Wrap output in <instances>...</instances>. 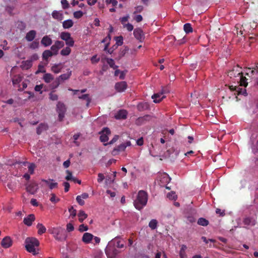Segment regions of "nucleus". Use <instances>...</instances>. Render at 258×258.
Listing matches in <instances>:
<instances>
[{"label": "nucleus", "mask_w": 258, "mask_h": 258, "mask_svg": "<svg viewBox=\"0 0 258 258\" xmlns=\"http://www.w3.org/2000/svg\"><path fill=\"white\" fill-rule=\"evenodd\" d=\"M148 199L147 192L143 190H140L137 199L134 202L135 207L139 210L142 209L147 205Z\"/></svg>", "instance_id": "1"}, {"label": "nucleus", "mask_w": 258, "mask_h": 258, "mask_svg": "<svg viewBox=\"0 0 258 258\" xmlns=\"http://www.w3.org/2000/svg\"><path fill=\"white\" fill-rule=\"evenodd\" d=\"M25 243V248L29 252L34 255L37 254L35 249V247H38L39 245V242L37 239L34 237H28L26 239Z\"/></svg>", "instance_id": "2"}, {"label": "nucleus", "mask_w": 258, "mask_h": 258, "mask_svg": "<svg viewBox=\"0 0 258 258\" xmlns=\"http://www.w3.org/2000/svg\"><path fill=\"white\" fill-rule=\"evenodd\" d=\"M49 231L56 240L62 241L67 238L64 230L60 227L53 228L49 230Z\"/></svg>", "instance_id": "3"}, {"label": "nucleus", "mask_w": 258, "mask_h": 258, "mask_svg": "<svg viewBox=\"0 0 258 258\" xmlns=\"http://www.w3.org/2000/svg\"><path fill=\"white\" fill-rule=\"evenodd\" d=\"M120 251L116 249L113 241H109L105 249V253L108 258H115Z\"/></svg>", "instance_id": "4"}, {"label": "nucleus", "mask_w": 258, "mask_h": 258, "mask_svg": "<svg viewBox=\"0 0 258 258\" xmlns=\"http://www.w3.org/2000/svg\"><path fill=\"white\" fill-rule=\"evenodd\" d=\"M60 38L65 41L66 44L69 47H73L74 45V40L71 37L69 32H62L60 34Z\"/></svg>", "instance_id": "5"}, {"label": "nucleus", "mask_w": 258, "mask_h": 258, "mask_svg": "<svg viewBox=\"0 0 258 258\" xmlns=\"http://www.w3.org/2000/svg\"><path fill=\"white\" fill-rule=\"evenodd\" d=\"M242 68L238 65L234 66L233 69L228 72V76L231 78L238 77L242 74Z\"/></svg>", "instance_id": "6"}, {"label": "nucleus", "mask_w": 258, "mask_h": 258, "mask_svg": "<svg viewBox=\"0 0 258 258\" xmlns=\"http://www.w3.org/2000/svg\"><path fill=\"white\" fill-rule=\"evenodd\" d=\"M111 134L110 131L107 127H104L102 131L100 133L101 134L100 136V140L101 142H106L108 141L109 138L108 136Z\"/></svg>", "instance_id": "7"}, {"label": "nucleus", "mask_w": 258, "mask_h": 258, "mask_svg": "<svg viewBox=\"0 0 258 258\" xmlns=\"http://www.w3.org/2000/svg\"><path fill=\"white\" fill-rule=\"evenodd\" d=\"M26 186V189L27 191L32 195L35 194L38 189V185L35 182H31L27 184Z\"/></svg>", "instance_id": "8"}, {"label": "nucleus", "mask_w": 258, "mask_h": 258, "mask_svg": "<svg viewBox=\"0 0 258 258\" xmlns=\"http://www.w3.org/2000/svg\"><path fill=\"white\" fill-rule=\"evenodd\" d=\"M135 37L140 42H142L145 38L143 30L141 28H136L134 31Z\"/></svg>", "instance_id": "9"}, {"label": "nucleus", "mask_w": 258, "mask_h": 258, "mask_svg": "<svg viewBox=\"0 0 258 258\" xmlns=\"http://www.w3.org/2000/svg\"><path fill=\"white\" fill-rule=\"evenodd\" d=\"M151 119V116L150 115H146L138 118L136 121V124L141 125L145 123L146 122Z\"/></svg>", "instance_id": "10"}, {"label": "nucleus", "mask_w": 258, "mask_h": 258, "mask_svg": "<svg viewBox=\"0 0 258 258\" xmlns=\"http://www.w3.org/2000/svg\"><path fill=\"white\" fill-rule=\"evenodd\" d=\"M126 88L127 84L124 81L116 83L115 85V90L119 92H123Z\"/></svg>", "instance_id": "11"}, {"label": "nucleus", "mask_w": 258, "mask_h": 258, "mask_svg": "<svg viewBox=\"0 0 258 258\" xmlns=\"http://www.w3.org/2000/svg\"><path fill=\"white\" fill-rule=\"evenodd\" d=\"M229 89L231 91H235L237 92V95H243L244 96L247 95V92L245 89H242L239 86H230Z\"/></svg>", "instance_id": "12"}, {"label": "nucleus", "mask_w": 258, "mask_h": 258, "mask_svg": "<svg viewBox=\"0 0 258 258\" xmlns=\"http://www.w3.org/2000/svg\"><path fill=\"white\" fill-rule=\"evenodd\" d=\"M72 71L70 69L67 70V73L66 74H61L58 77L56 78L58 81L61 83L64 81L68 80L72 76Z\"/></svg>", "instance_id": "13"}, {"label": "nucleus", "mask_w": 258, "mask_h": 258, "mask_svg": "<svg viewBox=\"0 0 258 258\" xmlns=\"http://www.w3.org/2000/svg\"><path fill=\"white\" fill-rule=\"evenodd\" d=\"M93 237L94 236L93 234L88 232H86L83 234L82 240L85 243H90L93 239Z\"/></svg>", "instance_id": "14"}, {"label": "nucleus", "mask_w": 258, "mask_h": 258, "mask_svg": "<svg viewBox=\"0 0 258 258\" xmlns=\"http://www.w3.org/2000/svg\"><path fill=\"white\" fill-rule=\"evenodd\" d=\"M35 217L34 214H30L27 217L24 218L23 222L28 226L32 225V222L35 220Z\"/></svg>", "instance_id": "15"}, {"label": "nucleus", "mask_w": 258, "mask_h": 258, "mask_svg": "<svg viewBox=\"0 0 258 258\" xmlns=\"http://www.w3.org/2000/svg\"><path fill=\"white\" fill-rule=\"evenodd\" d=\"M52 43V39L50 38L49 36H44L41 40V43L42 45L45 47L50 45Z\"/></svg>", "instance_id": "16"}, {"label": "nucleus", "mask_w": 258, "mask_h": 258, "mask_svg": "<svg viewBox=\"0 0 258 258\" xmlns=\"http://www.w3.org/2000/svg\"><path fill=\"white\" fill-rule=\"evenodd\" d=\"M63 68V66L61 63H55L51 67V71L55 74H58Z\"/></svg>", "instance_id": "17"}, {"label": "nucleus", "mask_w": 258, "mask_h": 258, "mask_svg": "<svg viewBox=\"0 0 258 258\" xmlns=\"http://www.w3.org/2000/svg\"><path fill=\"white\" fill-rule=\"evenodd\" d=\"M110 241H113V244H114V246L118 248H122L124 247V242L123 240H121L119 239L118 237H116L113 239L111 240Z\"/></svg>", "instance_id": "18"}, {"label": "nucleus", "mask_w": 258, "mask_h": 258, "mask_svg": "<svg viewBox=\"0 0 258 258\" xmlns=\"http://www.w3.org/2000/svg\"><path fill=\"white\" fill-rule=\"evenodd\" d=\"M1 245L4 248H9L12 245V240L10 237H6L1 241Z\"/></svg>", "instance_id": "19"}, {"label": "nucleus", "mask_w": 258, "mask_h": 258, "mask_svg": "<svg viewBox=\"0 0 258 258\" xmlns=\"http://www.w3.org/2000/svg\"><path fill=\"white\" fill-rule=\"evenodd\" d=\"M127 112L125 110H120L115 115V118L117 119H124L126 118Z\"/></svg>", "instance_id": "20"}, {"label": "nucleus", "mask_w": 258, "mask_h": 258, "mask_svg": "<svg viewBox=\"0 0 258 258\" xmlns=\"http://www.w3.org/2000/svg\"><path fill=\"white\" fill-rule=\"evenodd\" d=\"M238 78V79H237V81H238L239 85L246 87L248 85L247 79L245 77L243 76V73H242V74L239 75Z\"/></svg>", "instance_id": "21"}, {"label": "nucleus", "mask_w": 258, "mask_h": 258, "mask_svg": "<svg viewBox=\"0 0 258 258\" xmlns=\"http://www.w3.org/2000/svg\"><path fill=\"white\" fill-rule=\"evenodd\" d=\"M131 146V143L130 141H127L125 143H122L118 145L116 148L114 149V151H117L118 152L124 151L126 149V147Z\"/></svg>", "instance_id": "22"}, {"label": "nucleus", "mask_w": 258, "mask_h": 258, "mask_svg": "<svg viewBox=\"0 0 258 258\" xmlns=\"http://www.w3.org/2000/svg\"><path fill=\"white\" fill-rule=\"evenodd\" d=\"M36 35V32L35 30H30L28 33H27L25 39L28 41H32L34 40V39L35 38Z\"/></svg>", "instance_id": "23"}, {"label": "nucleus", "mask_w": 258, "mask_h": 258, "mask_svg": "<svg viewBox=\"0 0 258 258\" xmlns=\"http://www.w3.org/2000/svg\"><path fill=\"white\" fill-rule=\"evenodd\" d=\"M164 98H165V96L161 95V92L154 94L152 96V98L154 99L153 101L155 103H159Z\"/></svg>", "instance_id": "24"}, {"label": "nucleus", "mask_w": 258, "mask_h": 258, "mask_svg": "<svg viewBox=\"0 0 258 258\" xmlns=\"http://www.w3.org/2000/svg\"><path fill=\"white\" fill-rule=\"evenodd\" d=\"M52 17L58 21H61L63 19V14L57 11H53L52 13Z\"/></svg>", "instance_id": "25"}, {"label": "nucleus", "mask_w": 258, "mask_h": 258, "mask_svg": "<svg viewBox=\"0 0 258 258\" xmlns=\"http://www.w3.org/2000/svg\"><path fill=\"white\" fill-rule=\"evenodd\" d=\"M170 180V178L167 174H164L162 175L160 179V182L161 183V185L163 186L164 184L169 183Z\"/></svg>", "instance_id": "26"}, {"label": "nucleus", "mask_w": 258, "mask_h": 258, "mask_svg": "<svg viewBox=\"0 0 258 258\" xmlns=\"http://www.w3.org/2000/svg\"><path fill=\"white\" fill-rule=\"evenodd\" d=\"M42 181L43 182H45L47 185H48L49 186V188L51 189L54 188L55 187H57V182H50V181H53V179H49L47 180L43 179Z\"/></svg>", "instance_id": "27"}, {"label": "nucleus", "mask_w": 258, "mask_h": 258, "mask_svg": "<svg viewBox=\"0 0 258 258\" xmlns=\"http://www.w3.org/2000/svg\"><path fill=\"white\" fill-rule=\"evenodd\" d=\"M48 128V125L45 123H40L37 128V134L40 135L43 131H46Z\"/></svg>", "instance_id": "28"}, {"label": "nucleus", "mask_w": 258, "mask_h": 258, "mask_svg": "<svg viewBox=\"0 0 258 258\" xmlns=\"http://www.w3.org/2000/svg\"><path fill=\"white\" fill-rule=\"evenodd\" d=\"M56 110L57 112H66V107L64 103L59 101L56 105Z\"/></svg>", "instance_id": "29"}, {"label": "nucleus", "mask_w": 258, "mask_h": 258, "mask_svg": "<svg viewBox=\"0 0 258 258\" xmlns=\"http://www.w3.org/2000/svg\"><path fill=\"white\" fill-rule=\"evenodd\" d=\"M22 63V68L25 70H28L32 66V61L31 60L23 61Z\"/></svg>", "instance_id": "30"}, {"label": "nucleus", "mask_w": 258, "mask_h": 258, "mask_svg": "<svg viewBox=\"0 0 258 258\" xmlns=\"http://www.w3.org/2000/svg\"><path fill=\"white\" fill-rule=\"evenodd\" d=\"M74 25V22L71 19L65 20L62 22V27L64 29H69Z\"/></svg>", "instance_id": "31"}, {"label": "nucleus", "mask_w": 258, "mask_h": 258, "mask_svg": "<svg viewBox=\"0 0 258 258\" xmlns=\"http://www.w3.org/2000/svg\"><path fill=\"white\" fill-rule=\"evenodd\" d=\"M149 105L146 102L140 103L137 105V109L140 111H142L148 108Z\"/></svg>", "instance_id": "32"}, {"label": "nucleus", "mask_w": 258, "mask_h": 258, "mask_svg": "<svg viewBox=\"0 0 258 258\" xmlns=\"http://www.w3.org/2000/svg\"><path fill=\"white\" fill-rule=\"evenodd\" d=\"M54 78L50 73H46L44 75L43 77V79L44 80V82L46 83H50L51 81L53 80Z\"/></svg>", "instance_id": "33"}, {"label": "nucleus", "mask_w": 258, "mask_h": 258, "mask_svg": "<svg viewBox=\"0 0 258 258\" xmlns=\"http://www.w3.org/2000/svg\"><path fill=\"white\" fill-rule=\"evenodd\" d=\"M36 227L38 229V234L39 235H42L46 232V228L41 223H38Z\"/></svg>", "instance_id": "34"}, {"label": "nucleus", "mask_w": 258, "mask_h": 258, "mask_svg": "<svg viewBox=\"0 0 258 258\" xmlns=\"http://www.w3.org/2000/svg\"><path fill=\"white\" fill-rule=\"evenodd\" d=\"M22 80V77L20 75H15L12 78V83L14 85L19 84Z\"/></svg>", "instance_id": "35"}, {"label": "nucleus", "mask_w": 258, "mask_h": 258, "mask_svg": "<svg viewBox=\"0 0 258 258\" xmlns=\"http://www.w3.org/2000/svg\"><path fill=\"white\" fill-rule=\"evenodd\" d=\"M53 55V53L49 50H46L42 53V57L44 60H47L49 57Z\"/></svg>", "instance_id": "36"}, {"label": "nucleus", "mask_w": 258, "mask_h": 258, "mask_svg": "<svg viewBox=\"0 0 258 258\" xmlns=\"http://www.w3.org/2000/svg\"><path fill=\"white\" fill-rule=\"evenodd\" d=\"M235 28L237 34L242 36L243 34V31H244L243 26L237 24L235 26Z\"/></svg>", "instance_id": "37"}, {"label": "nucleus", "mask_w": 258, "mask_h": 258, "mask_svg": "<svg viewBox=\"0 0 258 258\" xmlns=\"http://www.w3.org/2000/svg\"><path fill=\"white\" fill-rule=\"evenodd\" d=\"M78 216L79 217V220L80 222H83V221L87 217V215L83 211H80Z\"/></svg>", "instance_id": "38"}, {"label": "nucleus", "mask_w": 258, "mask_h": 258, "mask_svg": "<svg viewBox=\"0 0 258 258\" xmlns=\"http://www.w3.org/2000/svg\"><path fill=\"white\" fill-rule=\"evenodd\" d=\"M78 98L80 99H83V100H86V101H87L86 105L87 106H89L90 103L91 102V100L90 98L89 97V95L88 94H83L81 96H79L78 97Z\"/></svg>", "instance_id": "39"}, {"label": "nucleus", "mask_w": 258, "mask_h": 258, "mask_svg": "<svg viewBox=\"0 0 258 258\" xmlns=\"http://www.w3.org/2000/svg\"><path fill=\"white\" fill-rule=\"evenodd\" d=\"M158 225V221L156 219L151 220L149 223V226L152 230H154L157 228Z\"/></svg>", "instance_id": "40"}, {"label": "nucleus", "mask_w": 258, "mask_h": 258, "mask_svg": "<svg viewBox=\"0 0 258 258\" xmlns=\"http://www.w3.org/2000/svg\"><path fill=\"white\" fill-rule=\"evenodd\" d=\"M197 223L199 225H201L203 226H206L209 224V221L205 218H200L198 219Z\"/></svg>", "instance_id": "41"}, {"label": "nucleus", "mask_w": 258, "mask_h": 258, "mask_svg": "<svg viewBox=\"0 0 258 258\" xmlns=\"http://www.w3.org/2000/svg\"><path fill=\"white\" fill-rule=\"evenodd\" d=\"M106 61L110 68L114 70L118 68V66L115 64L114 61L113 59L107 58H106Z\"/></svg>", "instance_id": "42"}, {"label": "nucleus", "mask_w": 258, "mask_h": 258, "mask_svg": "<svg viewBox=\"0 0 258 258\" xmlns=\"http://www.w3.org/2000/svg\"><path fill=\"white\" fill-rule=\"evenodd\" d=\"M184 31L186 33H189L192 32V28L189 23H186L183 26Z\"/></svg>", "instance_id": "43"}, {"label": "nucleus", "mask_w": 258, "mask_h": 258, "mask_svg": "<svg viewBox=\"0 0 258 258\" xmlns=\"http://www.w3.org/2000/svg\"><path fill=\"white\" fill-rule=\"evenodd\" d=\"M67 175L66 176V179L67 180H72L74 182H76V178L72 176V173L69 170H66Z\"/></svg>", "instance_id": "44"}, {"label": "nucleus", "mask_w": 258, "mask_h": 258, "mask_svg": "<svg viewBox=\"0 0 258 258\" xmlns=\"http://www.w3.org/2000/svg\"><path fill=\"white\" fill-rule=\"evenodd\" d=\"M71 52V49L70 48V47L69 46V47H66L64 48H63L60 51V54H61V55H62L63 56H67V55H69L70 54Z\"/></svg>", "instance_id": "45"}, {"label": "nucleus", "mask_w": 258, "mask_h": 258, "mask_svg": "<svg viewBox=\"0 0 258 258\" xmlns=\"http://www.w3.org/2000/svg\"><path fill=\"white\" fill-rule=\"evenodd\" d=\"M39 43L37 40L33 41L29 44V48L32 49H35L39 47Z\"/></svg>", "instance_id": "46"}, {"label": "nucleus", "mask_w": 258, "mask_h": 258, "mask_svg": "<svg viewBox=\"0 0 258 258\" xmlns=\"http://www.w3.org/2000/svg\"><path fill=\"white\" fill-rule=\"evenodd\" d=\"M36 168V165L34 163H29L28 166V172L30 174H33L34 173V169Z\"/></svg>", "instance_id": "47"}, {"label": "nucleus", "mask_w": 258, "mask_h": 258, "mask_svg": "<svg viewBox=\"0 0 258 258\" xmlns=\"http://www.w3.org/2000/svg\"><path fill=\"white\" fill-rule=\"evenodd\" d=\"M167 198L171 200H176L177 199V195L175 192L171 191L169 192L167 195Z\"/></svg>", "instance_id": "48"}, {"label": "nucleus", "mask_w": 258, "mask_h": 258, "mask_svg": "<svg viewBox=\"0 0 258 258\" xmlns=\"http://www.w3.org/2000/svg\"><path fill=\"white\" fill-rule=\"evenodd\" d=\"M50 201L53 203H56L60 201V199L57 198L54 194H51Z\"/></svg>", "instance_id": "49"}, {"label": "nucleus", "mask_w": 258, "mask_h": 258, "mask_svg": "<svg viewBox=\"0 0 258 258\" xmlns=\"http://www.w3.org/2000/svg\"><path fill=\"white\" fill-rule=\"evenodd\" d=\"M116 44L118 46H120L123 44V37L121 36H117L115 37Z\"/></svg>", "instance_id": "50"}, {"label": "nucleus", "mask_w": 258, "mask_h": 258, "mask_svg": "<svg viewBox=\"0 0 258 258\" xmlns=\"http://www.w3.org/2000/svg\"><path fill=\"white\" fill-rule=\"evenodd\" d=\"M74 18L80 19L83 16V13L81 11H76L73 14Z\"/></svg>", "instance_id": "51"}, {"label": "nucleus", "mask_w": 258, "mask_h": 258, "mask_svg": "<svg viewBox=\"0 0 258 258\" xmlns=\"http://www.w3.org/2000/svg\"><path fill=\"white\" fill-rule=\"evenodd\" d=\"M49 99L52 101H56L58 99V95L56 94L53 93V91L51 92L49 94Z\"/></svg>", "instance_id": "52"}, {"label": "nucleus", "mask_w": 258, "mask_h": 258, "mask_svg": "<svg viewBox=\"0 0 258 258\" xmlns=\"http://www.w3.org/2000/svg\"><path fill=\"white\" fill-rule=\"evenodd\" d=\"M55 45L58 49H60L64 46V42L61 41L57 40L54 42Z\"/></svg>", "instance_id": "53"}, {"label": "nucleus", "mask_w": 258, "mask_h": 258, "mask_svg": "<svg viewBox=\"0 0 258 258\" xmlns=\"http://www.w3.org/2000/svg\"><path fill=\"white\" fill-rule=\"evenodd\" d=\"M69 212L70 213V215L73 218L76 216L77 212L75 209H74L73 207H71L69 208Z\"/></svg>", "instance_id": "54"}, {"label": "nucleus", "mask_w": 258, "mask_h": 258, "mask_svg": "<svg viewBox=\"0 0 258 258\" xmlns=\"http://www.w3.org/2000/svg\"><path fill=\"white\" fill-rule=\"evenodd\" d=\"M8 187L11 190H14L16 187V183L15 182H9L7 184Z\"/></svg>", "instance_id": "55"}, {"label": "nucleus", "mask_w": 258, "mask_h": 258, "mask_svg": "<svg viewBox=\"0 0 258 258\" xmlns=\"http://www.w3.org/2000/svg\"><path fill=\"white\" fill-rule=\"evenodd\" d=\"M130 18L129 15H126V16L120 18V21L121 24L124 26V25L126 24L125 22H126Z\"/></svg>", "instance_id": "56"}, {"label": "nucleus", "mask_w": 258, "mask_h": 258, "mask_svg": "<svg viewBox=\"0 0 258 258\" xmlns=\"http://www.w3.org/2000/svg\"><path fill=\"white\" fill-rule=\"evenodd\" d=\"M50 49V51L52 52L53 55H56L57 54L58 50L59 49L55 45H54V44L52 45L51 46Z\"/></svg>", "instance_id": "57"}, {"label": "nucleus", "mask_w": 258, "mask_h": 258, "mask_svg": "<svg viewBox=\"0 0 258 258\" xmlns=\"http://www.w3.org/2000/svg\"><path fill=\"white\" fill-rule=\"evenodd\" d=\"M76 201L78 202V203L81 206H83L85 204V202L80 195L77 197Z\"/></svg>", "instance_id": "58"}, {"label": "nucleus", "mask_w": 258, "mask_h": 258, "mask_svg": "<svg viewBox=\"0 0 258 258\" xmlns=\"http://www.w3.org/2000/svg\"><path fill=\"white\" fill-rule=\"evenodd\" d=\"M118 136L117 135H116L115 136L113 139L108 143H106V144H104V145H111V144H113V143H115L117 140L118 139Z\"/></svg>", "instance_id": "59"}, {"label": "nucleus", "mask_w": 258, "mask_h": 258, "mask_svg": "<svg viewBox=\"0 0 258 258\" xmlns=\"http://www.w3.org/2000/svg\"><path fill=\"white\" fill-rule=\"evenodd\" d=\"M123 27L126 28L128 31H132L134 29L133 25L130 23L124 25Z\"/></svg>", "instance_id": "60"}, {"label": "nucleus", "mask_w": 258, "mask_h": 258, "mask_svg": "<svg viewBox=\"0 0 258 258\" xmlns=\"http://www.w3.org/2000/svg\"><path fill=\"white\" fill-rule=\"evenodd\" d=\"M88 230V227L84 224H81L80 225L79 228V230L80 232H83L85 231H87Z\"/></svg>", "instance_id": "61"}, {"label": "nucleus", "mask_w": 258, "mask_h": 258, "mask_svg": "<svg viewBox=\"0 0 258 258\" xmlns=\"http://www.w3.org/2000/svg\"><path fill=\"white\" fill-rule=\"evenodd\" d=\"M61 3L63 9H66L69 8V4L67 0H61Z\"/></svg>", "instance_id": "62"}, {"label": "nucleus", "mask_w": 258, "mask_h": 258, "mask_svg": "<svg viewBox=\"0 0 258 258\" xmlns=\"http://www.w3.org/2000/svg\"><path fill=\"white\" fill-rule=\"evenodd\" d=\"M102 255L103 253L102 252L100 251H97L93 254V257L94 258H101Z\"/></svg>", "instance_id": "63"}, {"label": "nucleus", "mask_w": 258, "mask_h": 258, "mask_svg": "<svg viewBox=\"0 0 258 258\" xmlns=\"http://www.w3.org/2000/svg\"><path fill=\"white\" fill-rule=\"evenodd\" d=\"M180 258H187V255L184 249H180L179 252Z\"/></svg>", "instance_id": "64"}]
</instances>
